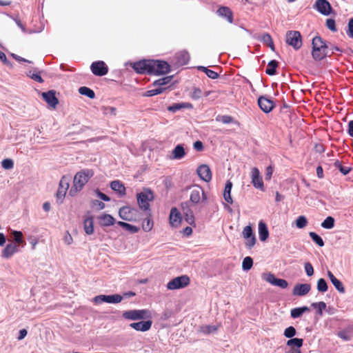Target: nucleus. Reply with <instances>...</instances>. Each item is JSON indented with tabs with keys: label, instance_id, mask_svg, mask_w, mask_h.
I'll return each instance as SVG.
<instances>
[{
	"label": "nucleus",
	"instance_id": "1",
	"mask_svg": "<svg viewBox=\"0 0 353 353\" xmlns=\"http://www.w3.org/2000/svg\"><path fill=\"white\" fill-rule=\"evenodd\" d=\"M93 175L94 172L88 169L77 172L74 176L72 186L69 191V194L71 196H76L78 192L83 190L84 185Z\"/></svg>",
	"mask_w": 353,
	"mask_h": 353
},
{
	"label": "nucleus",
	"instance_id": "2",
	"mask_svg": "<svg viewBox=\"0 0 353 353\" xmlns=\"http://www.w3.org/2000/svg\"><path fill=\"white\" fill-rule=\"evenodd\" d=\"M312 45V55L314 60L321 61L327 56V46L321 37H314Z\"/></svg>",
	"mask_w": 353,
	"mask_h": 353
},
{
	"label": "nucleus",
	"instance_id": "3",
	"mask_svg": "<svg viewBox=\"0 0 353 353\" xmlns=\"http://www.w3.org/2000/svg\"><path fill=\"white\" fill-rule=\"evenodd\" d=\"M286 43L297 50L302 46V37L299 31L289 30L286 32Z\"/></svg>",
	"mask_w": 353,
	"mask_h": 353
},
{
	"label": "nucleus",
	"instance_id": "4",
	"mask_svg": "<svg viewBox=\"0 0 353 353\" xmlns=\"http://www.w3.org/2000/svg\"><path fill=\"white\" fill-rule=\"evenodd\" d=\"M137 199L139 208L146 211L150 210L149 201L154 199V195L151 190H145L137 194Z\"/></svg>",
	"mask_w": 353,
	"mask_h": 353
},
{
	"label": "nucleus",
	"instance_id": "5",
	"mask_svg": "<svg viewBox=\"0 0 353 353\" xmlns=\"http://www.w3.org/2000/svg\"><path fill=\"white\" fill-rule=\"evenodd\" d=\"M151 74H164L170 72V66L165 61L151 60Z\"/></svg>",
	"mask_w": 353,
	"mask_h": 353
},
{
	"label": "nucleus",
	"instance_id": "6",
	"mask_svg": "<svg viewBox=\"0 0 353 353\" xmlns=\"http://www.w3.org/2000/svg\"><path fill=\"white\" fill-rule=\"evenodd\" d=\"M190 283V280L189 276L187 275H182L169 281L167 284V288L172 290L184 288L187 287Z\"/></svg>",
	"mask_w": 353,
	"mask_h": 353
},
{
	"label": "nucleus",
	"instance_id": "7",
	"mask_svg": "<svg viewBox=\"0 0 353 353\" xmlns=\"http://www.w3.org/2000/svg\"><path fill=\"white\" fill-rule=\"evenodd\" d=\"M119 214L122 219L128 221H136L139 217V210L130 206L120 208Z\"/></svg>",
	"mask_w": 353,
	"mask_h": 353
},
{
	"label": "nucleus",
	"instance_id": "8",
	"mask_svg": "<svg viewBox=\"0 0 353 353\" xmlns=\"http://www.w3.org/2000/svg\"><path fill=\"white\" fill-rule=\"evenodd\" d=\"M190 201L193 205H197L200 203H205L207 196L201 187L195 185L191 191Z\"/></svg>",
	"mask_w": 353,
	"mask_h": 353
},
{
	"label": "nucleus",
	"instance_id": "9",
	"mask_svg": "<svg viewBox=\"0 0 353 353\" xmlns=\"http://www.w3.org/2000/svg\"><path fill=\"white\" fill-rule=\"evenodd\" d=\"M150 312L147 310H132L123 313V317L128 320H139L148 317Z\"/></svg>",
	"mask_w": 353,
	"mask_h": 353
},
{
	"label": "nucleus",
	"instance_id": "10",
	"mask_svg": "<svg viewBox=\"0 0 353 353\" xmlns=\"http://www.w3.org/2000/svg\"><path fill=\"white\" fill-rule=\"evenodd\" d=\"M70 179L71 178L70 176H63L59 181V189L56 194V197L57 200H60L61 202L65 198L66 192L69 188Z\"/></svg>",
	"mask_w": 353,
	"mask_h": 353
},
{
	"label": "nucleus",
	"instance_id": "11",
	"mask_svg": "<svg viewBox=\"0 0 353 353\" xmlns=\"http://www.w3.org/2000/svg\"><path fill=\"white\" fill-rule=\"evenodd\" d=\"M151 60H142L133 63L132 68L137 73L151 74Z\"/></svg>",
	"mask_w": 353,
	"mask_h": 353
},
{
	"label": "nucleus",
	"instance_id": "12",
	"mask_svg": "<svg viewBox=\"0 0 353 353\" xmlns=\"http://www.w3.org/2000/svg\"><path fill=\"white\" fill-rule=\"evenodd\" d=\"M92 72L99 77H102L108 74V68L103 61L93 62L90 65Z\"/></svg>",
	"mask_w": 353,
	"mask_h": 353
},
{
	"label": "nucleus",
	"instance_id": "13",
	"mask_svg": "<svg viewBox=\"0 0 353 353\" xmlns=\"http://www.w3.org/2000/svg\"><path fill=\"white\" fill-rule=\"evenodd\" d=\"M182 214L185 221L190 225L195 226L194 216L188 202H183L181 205Z\"/></svg>",
	"mask_w": 353,
	"mask_h": 353
},
{
	"label": "nucleus",
	"instance_id": "14",
	"mask_svg": "<svg viewBox=\"0 0 353 353\" xmlns=\"http://www.w3.org/2000/svg\"><path fill=\"white\" fill-rule=\"evenodd\" d=\"M242 235L247 241L245 245L248 248H252L256 243V237L253 233L252 228L250 225H247L243 228Z\"/></svg>",
	"mask_w": 353,
	"mask_h": 353
},
{
	"label": "nucleus",
	"instance_id": "15",
	"mask_svg": "<svg viewBox=\"0 0 353 353\" xmlns=\"http://www.w3.org/2000/svg\"><path fill=\"white\" fill-rule=\"evenodd\" d=\"M170 224L172 227L177 228L182 221L181 213L175 207L172 208L169 216Z\"/></svg>",
	"mask_w": 353,
	"mask_h": 353
},
{
	"label": "nucleus",
	"instance_id": "16",
	"mask_svg": "<svg viewBox=\"0 0 353 353\" xmlns=\"http://www.w3.org/2000/svg\"><path fill=\"white\" fill-rule=\"evenodd\" d=\"M314 8L326 16L329 15L332 10L331 5L327 0H316Z\"/></svg>",
	"mask_w": 353,
	"mask_h": 353
},
{
	"label": "nucleus",
	"instance_id": "17",
	"mask_svg": "<svg viewBox=\"0 0 353 353\" xmlns=\"http://www.w3.org/2000/svg\"><path fill=\"white\" fill-rule=\"evenodd\" d=\"M258 105L261 110L265 113L270 112L274 107V102L272 100L263 96L258 99Z\"/></svg>",
	"mask_w": 353,
	"mask_h": 353
},
{
	"label": "nucleus",
	"instance_id": "18",
	"mask_svg": "<svg viewBox=\"0 0 353 353\" xmlns=\"http://www.w3.org/2000/svg\"><path fill=\"white\" fill-rule=\"evenodd\" d=\"M56 92L54 90H49L41 94L43 100L52 108H54L59 103L58 99L56 97Z\"/></svg>",
	"mask_w": 353,
	"mask_h": 353
},
{
	"label": "nucleus",
	"instance_id": "19",
	"mask_svg": "<svg viewBox=\"0 0 353 353\" xmlns=\"http://www.w3.org/2000/svg\"><path fill=\"white\" fill-rule=\"evenodd\" d=\"M197 174L202 180L206 182L212 179L211 170L210 167L205 164L201 165L197 168Z\"/></svg>",
	"mask_w": 353,
	"mask_h": 353
},
{
	"label": "nucleus",
	"instance_id": "20",
	"mask_svg": "<svg viewBox=\"0 0 353 353\" xmlns=\"http://www.w3.org/2000/svg\"><path fill=\"white\" fill-rule=\"evenodd\" d=\"M311 290L310 284L303 283V284H296L294 285L292 294L294 296H305L309 293Z\"/></svg>",
	"mask_w": 353,
	"mask_h": 353
},
{
	"label": "nucleus",
	"instance_id": "21",
	"mask_svg": "<svg viewBox=\"0 0 353 353\" xmlns=\"http://www.w3.org/2000/svg\"><path fill=\"white\" fill-rule=\"evenodd\" d=\"M266 281L273 285L280 287L285 289L288 286V283L285 279H276L273 274H268L265 278Z\"/></svg>",
	"mask_w": 353,
	"mask_h": 353
},
{
	"label": "nucleus",
	"instance_id": "22",
	"mask_svg": "<svg viewBox=\"0 0 353 353\" xmlns=\"http://www.w3.org/2000/svg\"><path fill=\"white\" fill-rule=\"evenodd\" d=\"M252 183L254 188L263 190V182L260 176V172L258 168H254L252 170Z\"/></svg>",
	"mask_w": 353,
	"mask_h": 353
},
{
	"label": "nucleus",
	"instance_id": "23",
	"mask_svg": "<svg viewBox=\"0 0 353 353\" xmlns=\"http://www.w3.org/2000/svg\"><path fill=\"white\" fill-rule=\"evenodd\" d=\"M174 63L177 66L187 64L190 61V54L186 51H181L174 57Z\"/></svg>",
	"mask_w": 353,
	"mask_h": 353
},
{
	"label": "nucleus",
	"instance_id": "24",
	"mask_svg": "<svg viewBox=\"0 0 353 353\" xmlns=\"http://www.w3.org/2000/svg\"><path fill=\"white\" fill-rule=\"evenodd\" d=\"M19 251V248L18 245H16L13 243H8L2 251V257L5 259H9L14 254L18 252Z\"/></svg>",
	"mask_w": 353,
	"mask_h": 353
},
{
	"label": "nucleus",
	"instance_id": "25",
	"mask_svg": "<svg viewBox=\"0 0 353 353\" xmlns=\"http://www.w3.org/2000/svg\"><path fill=\"white\" fill-rule=\"evenodd\" d=\"M152 321L150 320L146 321H139L137 323H132L130 326L137 331L145 332L151 328Z\"/></svg>",
	"mask_w": 353,
	"mask_h": 353
},
{
	"label": "nucleus",
	"instance_id": "26",
	"mask_svg": "<svg viewBox=\"0 0 353 353\" xmlns=\"http://www.w3.org/2000/svg\"><path fill=\"white\" fill-rule=\"evenodd\" d=\"M327 276L333 284V285L335 287V288L340 292V293H345V290L343 285V283L337 279L335 276L332 274V272L330 270L327 271Z\"/></svg>",
	"mask_w": 353,
	"mask_h": 353
},
{
	"label": "nucleus",
	"instance_id": "27",
	"mask_svg": "<svg viewBox=\"0 0 353 353\" xmlns=\"http://www.w3.org/2000/svg\"><path fill=\"white\" fill-rule=\"evenodd\" d=\"M217 14L223 17H225L229 23L233 22V14L231 10L225 6L220 7L217 10Z\"/></svg>",
	"mask_w": 353,
	"mask_h": 353
},
{
	"label": "nucleus",
	"instance_id": "28",
	"mask_svg": "<svg viewBox=\"0 0 353 353\" xmlns=\"http://www.w3.org/2000/svg\"><path fill=\"white\" fill-rule=\"evenodd\" d=\"M259 235L261 241H266L269 236V231L268 227L263 221H261L259 223Z\"/></svg>",
	"mask_w": 353,
	"mask_h": 353
},
{
	"label": "nucleus",
	"instance_id": "29",
	"mask_svg": "<svg viewBox=\"0 0 353 353\" xmlns=\"http://www.w3.org/2000/svg\"><path fill=\"white\" fill-rule=\"evenodd\" d=\"M102 226H111L115 223L114 218L108 214H104L98 217Z\"/></svg>",
	"mask_w": 353,
	"mask_h": 353
},
{
	"label": "nucleus",
	"instance_id": "30",
	"mask_svg": "<svg viewBox=\"0 0 353 353\" xmlns=\"http://www.w3.org/2000/svg\"><path fill=\"white\" fill-rule=\"evenodd\" d=\"M110 188L121 196L125 194V188L120 181L117 180L112 181L110 183Z\"/></svg>",
	"mask_w": 353,
	"mask_h": 353
},
{
	"label": "nucleus",
	"instance_id": "31",
	"mask_svg": "<svg viewBox=\"0 0 353 353\" xmlns=\"http://www.w3.org/2000/svg\"><path fill=\"white\" fill-rule=\"evenodd\" d=\"M232 188V183L230 181H228L225 185V189L223 192V198L225 201L229 203L232 204L233 201L231 196V190Z\"/></svg>",
	"mask_w": 353,
	"mask_h": 353
},
{
	"label": "nucleus",
	"instance_id": "32",
	"mask_svg": "<svg viewBox=\"0 0 353 353\" xmlns=\"http://www.w3.org/2000/svg\"><path fill=\"white\" fill-rule=\"evenodd\" d=\"M172 159H181L185 155L184 148L182 145H177L172 152Z\"/></svg>",
	"mask_w": 353,
	"mask_h": 353
},
{
	"label": "nucleus",
	"instance_id": "33",
	"mask_svg": "<svg viewBox=\"0 0 353 353\" xmlns=\"http://www.w3.org/2000/svg\"><path fill=\"white\" fill-rule=\"evenodd\" d=\"M84 230L87 234H92L94 232V222L92 217H88L84 220Z\"/></svg>",
	"mask_w": 353,
	"mask_h": 353
},
{
	"label": "nucleus",
	"instance_id": "34",
	"mask_svg": "<svg viewBox=\"0 0 353 353\" xmlns=\"http://www.w3.org/2000/svg\"><path fill=\"white\" fill-rule=\"evenodd\" d=\"M172 79V76H167L154 81L152 83L153 87L165 88L164 86L169 83Z\"/></svg>",
	"mask_w": 353,
	"mask_h": 353
},
{
	"label": "nucleus",
	"instance_id": "35",
	"mask_svg": "<svg viewBox=\"0 0 353 353\" xmlns=\"http://www.w3.org/2000/svg\"><path fill=\"white\" fill-rule=\"evenodd\" d=\"M260 40L263 43H265L268 47H270L272 51L275 50V47L272 38L269 33H264L263 34H262L260 38Z\"/></svg>",
	"mask_w": 353,
	"mask_h": 353
},
{
	"label": "nucleus",
	"instance_id": "36",
	"mask_svg": "<svg viewBox=\"0 0 353 353\" xmlns=\"http://www.w3.org/2000/svg\"><path fill=\"white\" fill-rule=\"evenodd\" d=\"M303 340L302 339L294 338L290 339L287 341V346L290 348H301L303 346Z\"/></svg>",
	"mask_w": 353,
	"mask_h": 353
},
{
	"label": "nucleus",
	"instance_id": "37",
	"mask_svg": "<svg viewBox=\"0 0 353 353\" xmlns=\"http://www.w3.org/2000/svg\"><path fill=\"white\" fill-rule=\"evenodd\" d=\"M310 310L309 307L307 306H303L301 307H296L291 310L290 314L291 316L294 319H296L300 317L304 312H308Z\"/></svg>",
	"mask_w": 353,
	"mask_h": 353
},
{
	"label": "nucleus",
	"instance_id": "38",
	"mask_svg": "<svg viewBox=\"0 0 353 353\" xmlns=\"http://www.w3.org/2000/svg\"><path fill=\"white\" fill-rule=\"evenodd\" d=\"M278 67V62L276 60L270 61L267 65L265 72L268 75H274L276 72V69Z\"/></svg>",
	"mask_w": 353,
	"mask_h": 353
},
{
	"label": "nucleus",
	"instance_id": "39",
	"mask_svg": "<svg viewBox=\"0 0 353 353\" xmlns=\"http://www.w3.org/2000/svg\"><path fill=\"white\" fill-rule=\"evenodd\" d=\"M197 69L205 73V74L212 79H216L219 77V74L212 70H210L204 66H198Z\"/></svg>",
	"mask_w": 353,
	"mask_h": 353
},
{
	"label": "nucleus",
	"instance_id": "40",
	"mask_svg": "<svg viewBox=\"0 0 353 353\" xmlns=\"http://www.w3.org/2000/svg\"><path fill=\"white\" fill-rule=\"evenodd\" d=\"M118 225L122 227L123 229L130 232L131 233H137L139 231V227L130 225L125 222L119 221Z\"/></svg>",
	"mask_w": 353,
	"mask_h": 353
},
{
	"label": "nucleus",
	"instance_id": "41",
	"mask_svg": "<svg viewBox=\"0 0 353 353\" xmlns=\"http://www.w3.org/2000/svg\"><path fill=\"white\" fill-rule=\"evenodd\" d=\"M79 92L81 94L85 95L90 99H94L95 97L94 92L92 90H91L90 88L85 87V86L81 87L79 89Z\"/></svg>",
	"mask_w": 353,
	"mask_h": 353
},
{
	"label": "nucleus",
	"instance_id": "42",
	"mask_svg": "<svg viewBox=\"0 0 353 353\" xmlns=\"http://www.w3.org/2000/svg\"><path fill=\"white\" fill-rule=\"evenodd\" d=\"M12 234L14 238V241L15 243L14 244L18 245V246H19V245L25 243V241L23 239V233L21 231L14 230L12 232Z\"/></svg>",
	"mask_w": 353,
	"mask_h": 353
},
{
	"label": "nucleus",
	"instance_id": "43",
	"mask_svg": "<svg viewBox=\"0 0 353 353\" xmlns=\"http://www.w3.org/2000/svg\"><path fill=\"white\" fill-rule=\"evenodd\" d=\"M167 88H155L154 89H151L148 90L144 96L146 97H153L154 95H157L163 93Z\"/></svg>",
	"mask_w": 353,
	"mask_h": 353
},
{
	"label": "nucleus",
	"instance_id": "44",
	"mask_svg": "<svg viewBox=\"0 0 353 353\" xmlns=\"http://www.w3.org/2000/svg\"><path fill=\"white\" fill-rule=\"evenodd\" d=\"M321 226L325 229H332L334 226V219L327 216L322 223Z\"/></svg>",
	"mask_w": 353,
	"mask_h": 353
},
{
	"label": "nucleus",
	"instance_id": "45",
	"mask_svg": "<svg viewBox=\"0 0 353 353\" xmlns=\"http://www.w3.org/2000/svg\"><path fill=\"white\" fill-rule=\"evenodd\" d=\"M309 236L312 239V241L314 243H316L319 246L323 247L324 245V241H323L321 237L314 232H309Z\"/></svg>",
	"mask_w": 353,
	"mask_h": 353
},
{
	"label": "nucleus",
	"instance_id": "46",
	"mask_svg": "<svg viewBox=\"0 0 353 353\" xmlns=\"http://www.w3.org/2000/svg\"><path fill=\"white\" fill-rule=\"evenodd\" d=\"M123 299V297L119 294L107 295L106 303H119Z\"/></svg>",
	"mask_w": 353,
	"mask_h": 353
},
{
	"label": "nucleus",
	"instance_id": "47",
	"mask_svg": "<svg viewBox=\"0 0 353 353\" xmlns=\"http://www.w3.org/2000/svg\"><path fill=\"white\" fill-rule=\"evenodd\" d=\"M328 286L324 279H319L317 281V290L321 292H325L327 291Z\"/></svg>",
	"mask_w": 353,
	"mask_h": 353
},
{
	"label": "nucleus",
	"instance_id": "48",
	"mask_svg": "<svg viewBox=\"0 0 353 353\" xmlns=\"http://www.w3.org/2000/svg\"><path fill=\"white\" fill-rule=\"evenodd\" d=\"M307 224V219L305 216H299L296 220V226L302 229L304 228Z\"/></svg>",
	"mask_w": 353,
	"mask_h": 353
},
{
	"label": "nucleus",
	"instance_id": "49",
	"mask_svg": "<svg viewBox=\"0 0 353 353\" xmlns=\"http://www.w3.org/2000/svg\"><path fill=\"white\" fill-rule=\"evenodd\" d=\"M334 167L340 170L344 175L348 174L351 170V168L348 166H343L339 161L334 163Z\"/></svg>",
	"mask_w": 353,
	"mask_h": 353
},
{
	"label": "nucleus",
	"instance_id": "50",
	"mask_svg": "<svg viewBox=\"0 0 353 353\" xmlns=\"http://www.w3.org/2000/svg\"><path fill=\"white\" fill-rule=\"evenodd\" d=\"M253 265V260L250 256L244 258L242 263V268L243 270H249L252 268Z\"/></svg>",
	"mask_w": 353,
	"mask_h": 353
},
{
	"label": "nucleus",
	"instance_id": "51",
	"mask_svg": "<svg viewBox=\"0 0 353 353\" xmlns=\"http://www.w3.org/2000/svg\"><path fill=\"white\" fill-rule=\"evenodd\" d=\"M153 221L151 219L147 218L142 223V228L145 232H149L152 229Z\"/></svg>",
	"mask_w": 353,
	"mask_h": 353
},
{
	"label": "nucleus",
	"instance_id": "52",
	"mask_svg": "<svg viewBox=\"0 0 353 353\" xmlns=\"http://www.w3.org/2000/svg\"><path fill=\"white\" fill-rule=\"evenodd\" d=\"M312 306L314 308H316L318 310V314L319 315H322L323 310H325L326 308V303L323 301H320L319 303H313L312 304Z\"/></svg>",
	"mask_w": 353,
	"mask_h": 353
},
{
	"label": "nucleus",
	"instance_id": "53",
	"mask_svg": "<svg viewBox=\"0 0 353 353\" xmlns=\"http://www.w3.org/2000/svg\"><path fill=\"white\" fill-rule=\"evenodd\" d=\"M216 121H220L225 124H228L234 122V118L230 115L219 116Z\"/></svg>",
	"mask_w": 353,
	"mask_h": 353
},
{
	"label": "nucleus",
	"instance_id": "54",
	"mask_svg": "<svg viewBox=\"0 0 353 353\" xmlns=\"http://www.w3.org/2000/svg\"><path fill=\"white\" fill-rule=\"evenodd\" d=\"M105 203L99 200H93L91 202V207L97 210H103L105 208Z\"/></svg>",
	"mask_w": 353,
	"mask_h": 353
},
{
	"label": "nucleus",
	"instance_id": "55",
	"mask_svg": "<svg viewBox=\"0 0 353 353\" xmlns=\"http://www.w3.org/2000/svg\"><path fill=\"white\" fill-rule=\"evenodd\" d=\"M1 165L6 170H10L14 167V162L10 159H5L1 161Z\"/></svg>",
	"mask_w": 353,
	"mask_h": 353
},
{
	"label": "nucleus",
	"instance_id": "56",
	"mask_svg": "<svg viewBox=\"0 0 353 353\" xmlns=\"http://www.w3.org/2000/svg\"><path fill=\"white\" fill-rule=\"evenodd\" d=\"M296 334V330L293 326L287 327L284 331V336L286 338L291 339Z\"/></svg>",
	"mask_w": 353,
	"mask_h": 353
},
{
	"label": "nucleus",
	"instance_id": "57",
	"mask_svg": "<svg viewBox=\"0 0 353 353\" xmlns=\"http://www.w3.org/2000/svg\"><path fill=\"white\" fill-rule=\"evenodd\" d=\"M326 26L328 29L334 32H336L337 30L336 28L335 20L333 19H327L326 20Z\"/></svg>",
	"mask_w": 353,
	"mask_h": 353
},
{
	"label": "nucleus",
	"instance_id": "58",
	"mask_svg": "<svg viewBox=\"0 0 353 353\" xmlns=\"http://www.w3.org/2000/svg\"><path fill=\"white\" fill-rule=\"evenodd\" d=\"M201 331L205 334H210L217 330V327L212 325H205L201 327Z\"/></svg>",
	"mask_w": 353,
	"mask_h": 353
},
{
	"label": "nucleus",
	"instance_id": "59",
	"mask_svg": "<svg viewBox=\"0 0 353 353\" xmlns=\"http://www.w3.org/2000/svg\"><path fill=\"white\" fill-rule=\"evenodd\" d=\"M305 271L308 276H311L314 274V268L310 262H307L304 265Z\"/></svg>",
	"mask_w": 353,
	"mask_h": 353
},
{
	"label": "nucleus",
	"instance_id": "60",
	"mask_svg": "<svg viewBox=\"0 0 353 353\" xmlns=\"http://www.w3.org/2000/svg\"><path fill=\"white\" fill-rule=\"evenodd\" d=\"M201 96H202V92H201V89H199L198 88H194L193 92L192 93V98L193 99H198L201 98Z\"/></svg>",
	"mask_w": 353,
	"mask_h": 353
},
{
	"label": "nucleus",
	"instance_id": "61",
	"mask_svg": "<svg viewBox=\"0 0 353 353\" xmlns=\"http://www.w3.org/2000/svg\"><path fill=\"white\" fill-rule=\"evenodd\" d=\"M29 77H31V79H32L33 80H34L39 83L43 82V79H42V77H41V74L39 73H31V72H30Z\"/></svg>",
	"mask_w": 353,
	"mask_h": 353
},
{
	"label": "nucleus",
	"instance_id": "62",
	"mask_svg": "<svg viewBox=\"0 0 353 353\" xmlns=\"http://www.w3.org/2000/svg\"><path fill=\"white\" fill-rule=\"evenodd\" d=\"M183 107H184V105L181 103H174L172 105L169 106L168 108V110L170 112H174Z\"/></svg>",
	"mask_w": 353,
	"mask_h": 353
},
{
	"label": "nucleus",
	"instance_id": "63",
	"mask_svg": "<svg viewBox=\"0 0 353 353\" xmlns=\"http://www.w3.org/2000/svg\"><path fill=\"white\" fill-rule=\"evenodd\" d=\"M347 34L350 37L353 38V18L350 19L348 22V30Z\"/></svg>",
	"mask_w": 353,
	"mask_h": 353
},
{
	"label": "nucleus",
	"instance_id": "64",
	"mask_svg": "<svg viewBox=\"0 0 353 353\" xmlns=\"http://www.w3.org/2000/svg\"><path fill=\"white\" fill-rule=\"evenodd\" d=\"M347 133L350 137H353V120L348 123Z\"/></svg>",
	"mask_w": 353,
	"mask_h": 353
}]
</instances>
